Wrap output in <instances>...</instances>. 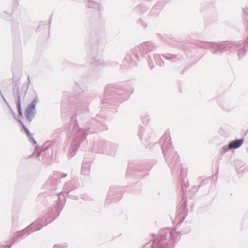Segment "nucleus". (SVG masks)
<instances>
[{"mask_svg": "<svg viewBox=\"0 0 248 248\" xmlns=\"http://www.w3.org/2000/svg\"><path fill=\"white\" fill-rule=\"evenodd\" d=\"M28 138L30 142H32L33 144H36L37 143L36 141L34 139L32 135H31V137H28Z\"/></svg>", "mask_w": 248, "mask_h": 248, "instance_id": "23", "label": "nucleus"}, {"mask_svg": "<svg viewBox=\"0 0 248 248\" xmlns=\"http://www.w3.org/2000/svg\"><path fill=\"white\" fill-rule=\"evenodd\" d=\"M14 96L16 97L17 99V108L18 111L19 115L20 116L22 115V112L21 108V103H20V96L19 93V90H17L16 93H14Z\"/></svg>", "mask_w": 248, "mask_h": 248, "instance_id": "14", "label": "nucleus"}, {"mask_svg": "<svg viewBox=\"0 0 248 248\" xmlns=\"http://www.w3.org/2000/svg\"><path fill=\"white\" fill-rule=\"evenodd\" d=\"M231 146L230 143L228 145H224L220 149V152L222 154H224L225 153L227 152L229 150H231Z\"/></svg>", "mask_w": 248, "mask_h": 248, "instance_id": "17", "label": "nucleus"}, {"mask_svg": "<svg viewBox=\"0 0 248 248\" xmlns=\"http://www.w3.org/2000/svg\"><path fill=\"white\" fill-rule=\"evenodd\" d=\"M117 145L104 140L97 141L93 143L92 151L94 153L112 155L115 153Z\"/></svg>", "mask_w": 248, "mask_h": 248, "instance_id": "4", "label": "nucleus"}, {"mask_svg": "<svg viewBox=\"0 0 248 248\" xmlns=\"http://www.w3.org/2000/svg\"><path fill=\"white\" fill-rule=\"evenodd\" d=\"M91 163L87 161H84L81 168V173L84 175H87L89 173Z\"/></svg>", "mask_w": 248, "mask_h": 248, "instance_id": "12", "label": "nucleus"}, {"mask_svg": "<svg viewBox=\"0 0 248 248\" xmlns=\"http://www.w3.org/2000/svg\"><path fill=\"white\" fill-rule=\"evenodd\" d=\"M245 18L248 24V9L244 10Z\"/></svg>", "mask_w": 248, "mask_h": 248, "instance_id": "22", "label": "nucleus"}, {"mask_svg": "<svg viewBox=\"0 0 248 248\" xmlns=\"http://www.w3.org/2000/svg\"><path fill=\"white\" fill-rule=\"evenodd\" d=\"M108 149H109V150L110 149L111 150H114L112 148H110V147H108Z\"/></svg>", "mask_w": 248, "mask_h": 248, "instance_id": "31", "label": "nucleus"}, {"mask_svg": "<svg viewBox=\"0 0 248 248\" xmlns=\"http://www.w3.org/2000/svg\"><path fill=\"white\" fill-rule=\"evenodd\" d=\"M45 152V151H42L40 153H38V155H37V156L39 157L43 153H44ZM44 154H43L44 155Z\"/></svg>", "mask_w": 248, "mask_h": 248, "instance_id": "28", "label": "nucleus"}, {"mask_svg": "<svg viewBox=\"0 0 248 248\" xmlns=\"http://www.w3.org/2000/svg\"><path fill=\"white\" fill-rule=\"evenodd\" d=\"M27 232H29V231H27L26 228L18 232L16 234V237H13L12 238V240L13 241L12 244H13L14 242H15L18 238H19V237H21L22 236H23V235H24L25 234V233Z\"/></svg>", "mask_w": 248, "mask_h": 248, "instance_id": "15", "label": "nucleus"}, {"mask_svg": "<svg viewBox=\"0 0 248 248\" xmlns=\"http://www.w3.org/2000/svg\"><path fill=\"white\" fill-rule=\"evenodd\" d=\"M79 186L78 180L77 178H73L65 184L64 188L68 191V194L70 191L78 188Z\"/></svg>", "mask_w": 248, "mask_h": 248, "instance_id": "8", "label": "nucleus"}, {"mask_svg": "<svg viewBox=\"0 0 248 248\" xmlns=\"http://www.w3.org/2000/svg\"><path fill=\"white\" fill-rule=\"evenodd\" d=\"M186 201H184L181 206V207L179 209V212L182 213L183 212V214L185 215L186 213L187 212V211L186 210Z\"/></svg>", "mask_w": 248, "mask_h": 248, "instance_id": "18", "label": "nucleus"}, {"mask_svg": "<svg viewBox=\"0 0 248 248\" xmlns=\"http://www.w3.org/2000/svg\"><path fill=\"white\" fill-rule=\"evenodd\" d=\"M72 134L73 138L68 151V156L70 157H73L75 155L80 145L85 142L86 130L80 129L78 125H74Z\"/></svg>", "mask_w": 248, "mask_h": 248, "instance_id": "3", "label": "nucleus"}, {"mask_svg": "<svg viewBox=\"0 0 248 248\" xmlns=\"http://www.w3.org/2000/svg\"><path fill=\"white\" fill-rule=\"evenodd\" d=\"M182 217H183V220L184 219V218H185V215L183 216Z\"/></svg>", "mask_w": 248, "mask_h": 248, "instance_id": "34", "label": "nucleus"}, {"mask_svg": "<svg viewBox=\"0 0 248 248\" xmlns=\"http://www.w3.org/2000/svg\"><path fill=\"white\" fill-rule=\"evenodd\" d=\"M1 96L2 97L3 100L6 103V100L5 97L3 96V95L2 94V95H1Z\"/></svg>", "mask_w": 248, "mask_h": 248, "instance_id": "30", "label": "nucleus"}, {"mask_svg": "<svg viewBox=\"0 0 248 248\" xmlns=\"http://www.w3.org/2000/svg\"><path fill=\"white\" fill-rule=\"evenodd\" d=\"M154 58L157 64H158L159 66H163L164 65V62L162 61L159 54L155 55Z\"/></svg>", "mask_w": 248, "mask_h": 248, "instance_id": "16", "label": "nucleus"}, {"mask_svg": "<svg viewBox=\"0 0 248 248\" xmlns=\"http://www.w3.org/2000/svg\"><path fill=\"white\" fill-rule=\"evenodd\" d=\"M142 121H143V123H145V122H144V119H142Z\"/></svg>", "mask_w": 248, "mask_h": 248, "instance_id": "36", "label": "nucleus"}, {"mask_svg": "<svg viewBox=\"0 0 248 248\" xmlns=\"http://www.w3.org/2000/svg\"><path fill=\"white\" fill-rule=\"evenodd\" d=\"M18 121L20 123V124L21 125L22 128H23V129L24 130L26 129V128H27L26 127V126L23 123V122L21 121V120L19 119V120H18Z\"/></svg>", "mask_w": 248, "mask_h": 248, "instance_id": "24", "label": "nucleus"}, {"mask_svg": "<svg viewBox=\"0 0 248 248\" xmlns=\"http://www.w3.org/2000/svg\"><path fill=\"white\" fill-rule=\"evenodd\" d=\"M25 131L28 137H31V135H32L30 132V131L28 128H26L25 130Z\"/></svg>", "mask_w": 248, "mask_h": 248, "instance_id": "25", "label": "nucleus"}, {"mask_svg": "<svg viewBox=\"0 0 248 248\" xmlns=\"http://www.w3.org/2000/svg\"><path fill=\"white\" fill-rule=\"evenodd\" d=\"M51 181V179H48V180L47 181V183H48L49 182V181Z\"/></svg>", "mask_w": 248, "mask_h": 248, "instance_id": "33", "label": "nucleus"}, {"mask_svg": "<svg viewBox=\"0 0 248 248\" xmlns=\"http://www.w3.org/2000/svg\"><path fill=\"white\" fill-rule=\"evenodd\" d=\"M38 102V99L37 97H36L31 103L25 110V115L27 119L29 122H31L34 118L36 112H35V106Z\"/></svg>", "mask_w": 248, "mask_h": 248, "instance_id": "7", "label": "nucleus"}, {"mask_svg": "<svg viewBox=\"0 0 248 248\" xmlns=\"http://www.w3.org/2000/svg\"><path fill=\"white\" fill-rule=\"evenodd\" d=\"M129 97V93L124 92H120L117 93L115 98L118 100L119 102H122L124 100H127Z\"/></svg>", "mask_w": 248, "mask_h": 248, "instance_id": "13", "label": "nucleus"}, {"mask_svg": "<svg viewBox=\"0 0 248 248\" xmlns=\"http://www.w3.org/2000/svg\"><path fill=\"white\" fill-rule=\"evenodd\" d=\"M244 139H236L230 142V145L232 149H236L240 147L244 143Z\"/></svg>", "mask_w": 248, "mask_h": 248, "instance_id": "11", "label": "nucleus"}, {"mask_svg": "<svg viewBox=\"0 0 248 248\" xmlns=\"http://www.w3.org/2000/svg\"><path fill=\"white\" fill-rule=\"evenodd\" d=\"M149 120V118H148V117H147V119L146 120V121L147 122Z\"/></svg>", "mask_w": 248, "mask_h": 248, "instance_id": "35", "label": "nucleus"}, {"mask_svg": "<svg viewBox=\"0 0 248 248\" xmlns=\"http://www.w3.org/2000/svg\"><path fill=\"white\" fill-rule=\"evenodd\" d=\"M67 176V174H64L62 177H65Z\"/></svg>", "mask_w": 248, "mask_h": 248, "instance_id": "32", "label": "nucleus"}, {"mask_svg": "<svg viewBox=\"0 0 248 248\" xmlns=\"http://www.w3.org/2000/svg\"><path fill=\"white\" fill-rule=\"evenodd\" d=\"M163 57L168 60H172L173 59H175L176 58V56L171 54H168L166 55H164Z\"/></svg>", "mask_w": 248, "mask_h": 248, "instance_id": "21", "label": "nucleus"}, {"mask_svg": "<svg viewBox=\"0 0 248 248\" xmlns=\"http://www.w3.org/2000/svg\"><path fill=\"white\" fill-rule=\"evenodd\" d=\"M86 4L88 7L98 9L99 11L103 9L99 3L92 0H87Z\"/></svg>", "mask_w": 248, "mask_h": 248, "instance_id": "10", "label": "nucleus"}, {"mask_svg": "<svg viewBox=\"0 0 248 248\" xmlns=\"http://www.w3.org/2000/svg\"><path fill=\"white\" fill-rule=\"evenodd\" d=\"M155 46L150 42H144L132 49V52L137 59H139L140 56H142L148 52L154 49Z\"/></svg>", "mask_w": 248, "mask_h": 248, "instance_id": "5", "label": "nucleus"}, {"mask_svg": "<svg viewBox=\"0 0 248 248\" xmlns=\"http://www.w3.org/2000/svg\"><path fill=\"white\" fill-rule=\"evenodd\" d=\"M53 248H62L61 246L59 245H55Z\"/></svg>", "mask_w": 248, "mask_h": 248, "instance_id": "29", "label": "nucleus"}, {"mask_svg": "<svg viewBox=\"0 0 248 248\" xmlns=\"http://www.w3.org/2000/svg\"><path fill=\"white\" fill-rule=\"evenodd\" d=\"M180 237L179 233L176 230L164 228L160 230L159 235L152 242L147 243L143 248H169Z\"/></svg>", "mask_w": 248, "mask_h": 248, "instance_id": "2", "label": "nucleus"}, {"mask_svg": "<svg viewBox=\"0 0 248 248\" xmlns=\"http://www.w3.org/2000/svg\"><path fill=\"white\" fill-rule=\"evenodd\" d=\"M138 135L141 140H147L150 137L148 129L142 127L139 130Z\"/></svg>", "mask_w": 248, "mask_h": 248, "instance_id": "9", "label": "nucleus"}, {"mask_svg": "<svg viewBox=\"0 0 248 248\" xmlns=\"http://www.w3.org/2000/svg\"><path fill=\"white\" fill-rule=\"evenodd\" d=\"M50 222L51 219H48V216L47 215L45 216L39 218L35 221L33 222L26 228L27 231H29V232L27 233V235L31 232L40 230L44 226H46Z\"/></svg>", "mask_w": 248, "mask_h": 248, "instance_id": "6", "label": "nucleus"}, {"mask_svg": "<svg viewBox=\"0 0 248 248\" xmlns=\"http://www.w3.org/2000/svg\"><path fill=\"white\" fill-rule=\"evenodd\" d=\"M98 56L95 57L94 55V60L98 62V64L101 63V55H102V51L101 50H99L98 52Z\"/></svg>", "mask_w": 248, "mask_h": 248, "instance_id": "20", "label": "nucleus"}, {"mask_svg": "<svg viewBox=\"0 0 248 248\" xmlns=\"http://www.w3.org/2000/svg\"><path fill=\"white\" fill-rule=\"evenodd\" d=\"M184 185H185V182H184V183H183L182 184V190H183V192H184V191H185L184 188Z\"/></svg>", "mask_w": 248, "mask_h": 248, "instance_id": "27", "label": "nucleus"}, {"mask_svg": "<svg viewBox=\"0 0 248 248\" xmlns=\"http://www.w3.org/2000/svg\"><path fill=\"white\" fill-rule=\"evenodd\" d=\"M11 246H12V245H10L8 246L4 245V246H3V248H11Z\"/></svg>", "mask_w": 248, "mask_h": 248, "instance_id": "26", "label": "nucleus"}, {"mask_svg": "<svg viewBox=\"0 0 248 248\" xmlns=\"http://www.w3.org/2000/svg\"><path fill=\"white\" fill-rule=\"evenodd\" d=\"M11 15V13L7 12L6 11H3L0 13V16L1 17L5 19L6 20H8L9 19Z\"/></svg>", "mask_w": 248, "mask_h": 248, "instance_id": "19", "label": "nucleus"}, {"mask_svg": "<svg viewBox=\"0 0 248 248\" xmlns=\"http://www.w3.org/2000/svg\"><path fill=\"white\" fill-rule=\"evenodd\" d=\"M161 149L166 162L171 169L172 174L182 172V164L179 162V157L177 153L174 151L171 146L170 134L166 132L160 140Z\"/></svg>", "mask_w": 248, "mask_h": 248, "instance_id": "1", "label": "nucleus"}]
</instances>
